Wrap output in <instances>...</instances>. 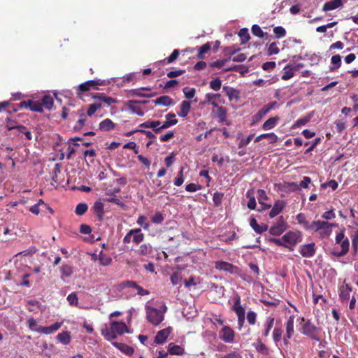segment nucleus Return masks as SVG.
<instances>
[{"label": "nucleus", "instance_id": "obj_46", "mask_svg": "<svg viewBox=\"0 0 358 358\" xmlns=\"http://www.w3.org/2000/svg\"><path fill=\"white\" fill-rule=\"evenodd\" d=\"M297 222L302 224L306 230H309L310 224L306 220V216L303 213H299L296 215Z\"/></svg>", "mask_w": 358, "mask_h": 358}, {"label": "nucleus", "instance_id": "obj_24", "mask_svg": "<svg viewBox=\"0 0 358 358\" xmlns=\"http://www.w3.org/2000/svg\"><path fill=\"white\" fill-rule=\"evenodd\" d=\"M275 318L273 317H268L266 318L265 322L263 324L262 337L266 338L268 336L271 329L273 328L274 324Z\"/></svg>", "mask_w": 358, "mask_h": 358}, {"label": "nucleus", "instance_id": "obj_15", "mask_svg": "<svg viewBox=\"0 0 358 358\" xmlns=\"http://www.w3.org/2000/svg\"><path fill=\"white\" fill-rule=\"evenodd\" d=\"M315 244L310 243L308 244L302 245L300 246L299 252L302 257L306 258H310L315 254Z\"/></svg>", "mask_w": 358, "mask_h": 358}, {"label": "nucleus", "instance_id": "obj_47", "mask_svg": "<svg viewBox=\"0 0 358 358\" xmlns=\"http://www.w3.org/2000/svg\"><path fill=\"white\" fill-rule=\"evenodd\" d=\"M331 64L334 65L331 67V70L338 69L341 65V57L339 55L332 56L331 59Z\"/></svg>", "mask_w": 358, "mask_h": 358}, {"label": "nucleus", "instance_id": "obj_55", "mask_svg": "<svg viewBox=\"0 0 358 358\" xmlns=\"http://www.w3.org/2000/svg\"><path fill=\"white\" fill-rule=\"evenodd\" d=\"M222 86V80L219 78H216L210 82V87L215 90L218 91Z\"/></svg>", "mask_w": 358, "mask_h": 358}, {"label": "nucleus", "instance_id": "obj_26", "mask_svg": "<svg viewBox=\"0 0 358 358\" xmlns=\"http://www.w3.org/2000/svg\"><path fill=\"white\" fill-rule=\"evenodd\" d=\"M104 205L101 201H96L92 207L94 213L98 217L99 220H103L104 215Z\"/></svg>", "mask_w": 358, "mask_h": 358}, {"label": "nucleus", "instance_id": "obj_12", "mask_svg": "<svg viewBox=\"0 0 358 358\" xmlns=\"http://www.w3.org/2000/svg\"><path fill=\"white\" fill-rule=\"evenodd\" d=\"M282 239L285 243L295 245L301 241V233L299 231H288L282 236Z\"/></svg>", "mask_w": 358, "mask_h": 358}, {"label": "nucleus", "instance_id": "obj_28", "mask_svg": "<svg viewBox=\"0 0 358 358\" xmlns=\"http://www.w3.org/2000/svg\"><path fill=\"white\" fill-rule=\"evenodd\" d=\"M180 55V51L178 49L173 50L172 53L163 60L158 61L156 64L157 66L163 65L165 63L171 64L175 62Z\"/></svg>", "mask_w": 358, "mask_h": 358}, {"label": "nucleus", "instance_id": "obj_39", "mask_svg": "<svg viewBox=\"0 0 358 358\" xmlns=\"http://www.w3.org/2000/svg\"><path fill=\"white\" fill-rule=\"evenodd\" d=\"M232 310L234 311L235 313L245 312V308L241 306V297L239 295H236L234 297V304L232 307Z\"/></svg>", "mask_w": 358, "mask_h": 358}, {"label": "nucleus", "instance_id": "obj_34", "mask_svg": "<svg viewBox=\"0 0 358 358\" xmlns=\"http://www.w3.org/2000/svg\"><path fill=\"white\" fill-rule=\"evenodd\" d=\"M139 256H147L152 252V247L150 244H141L139 248L135 251Z\"/></svg>", "mask_w": 358, "mask_h": 358}, {"label": "nucleus", "instance_id": "obj_14", "mask_svg": "<svg viewBox=\"0 0 358 358\" xmlns=\"http://www.w3.org/2000/svg\"><path fill=\"white\" fill-rule=\"evenodd\" d=\"M334 226V224L329 223L327 221L317 220V221L312 222V223L310 225L309 230H312L314 231H319L321 229H324V230H329L330 231L331 227Z\"/></svg>", "mask_w": 358, "mask_h": 358}, {"label": "nucleus", "instance_id": "obj_49", "mask_svg": "<svg viewBox=\"0 0 358 358\" xmlns=\"http://www.w3.org/2000/svg\"><path fill=\"white\" fill-rule=\"evenodd\" d=\"M140 90H141V89L132 90L131 91V93L133 96H138V97H148V98L153 97V96H156V94H157L155 92L150 93V94H144V93L141 92Z\"/></svg>", "mask_w": 358, "mask_h": 358}, {"label": "nucleus", "instance_id": "obj_23", "mask_svg": "<svg viewBox=\"0 0 358 358\" xmlns=\"http://www.w3.org/2000/svg\"><path fill=\"white\" fill-rule=\"evenodd\" d=\"M152 102L155 105L163 106H172L174 104L173 99L168 95L161 96L158 97L157 99L153 100Z\"/></svg>", "mask_w": 358, "mask_h": 358}, {"label": "nucleus", "instance_id": "obj_25", "mask_svg": "<svg viewBox=\"0 0 358 358\" xmlns=\"http://www.w3.org/2000/svg\"><path fill=\"white\" fill-rule=\"evenodd\" d=\"M342 0H331L326 2L322 6V10L324 12L335 10L342 6Z\"/></svg>", "mask_w": 358, "mask_h": 358}, {"label": "nucleus", "instance_id": "obj_58", "mask_svg": "<svg viewBox=\"0 0 358 358\" xmlns=\"http://www.w3.org/2000/svg\"><path fill=\"white\" fill-rule=\"evenodd\" d=\"M99 262L100 264L103 266H108L111 264L112 259L110 257H108L105 255H103V252L101 251L99 254Z\"/></svg>", "mask_w": 358, "mask_h": 358}, {"label": "nucleus", "instance_id": "obj_63", "mask_svg": "<svg viewBox=\"0 0 358 358\" xmlns=\"http://www.w3.org/2000/svg\"><path fill=\"white\" fill-rule=\"evenodd\" d=\"M217 108V117L220 119V122H224L226 120L227 117V110L225 108L220 106Z\"/></svg>", "mask_w": 358, "mask_h": 358}, {"label": "nucleus", "instance_id": "obj_18", "mask_svg": "<svg viewBox=\"0 0 358 358\" xmlns=\"http://www.w3.org/2000/svg\"><path fill=\"white\" fill-rule=\"evenodd\" d=\"M206 101L215 108L220 107L219 105L224 103L220 94L208 93L206 94Z\"/></svg>", "mask_w": 358, "mask_h": 358}, {"label": "nucleus", "instance_id": "obj_41", "mask_svg": "<svg viewBox=\"0 0 358 358\" xmlns=\"http://www.w3.org/2000/svg\"><path fill=\"white\" fill-rule=\"evenodd\" d=\"M336 131L338 134L343 133L346 129V120L343 119L336 120L334 122Z\"/></svg>", "mask_w": 358, "mask_h": 358}, {"label": "nucleus", "instance_id": "obj_64", "mask_svg": "<svg viewBox=\"0 0 358 358\" xmlns=\"http://www.w3.org/2000/svg\"><path fill=\"white\" fill-rule=\"evenodd\" d=\"M164 216L162 213L157 212L155 215L151 217V220L155 224H160L164 221Z\"/></svg>", "mask_w": 358, "mask_h": 358}, {"label": "nucleus", "instance_id": "obj_4", "mask_svg": "<svg viewBox=\"0 0 358 358\" xmlns=\"http://www.w3.org/2000/svg\"><path fill=\"white\" fill-rule=\"evenodd\" d=\"M145 308L147 320L154 326L159 325L164 320V313L166 310V306H164V309L163 311L148 306H147Z\"/></svg>", "mask_w": 358, "mask_h": 358}, {"label": "nucleus", "instance_id": "obj_3", "mask_svg": "<svg viewBox=\"0 0 358 358\" xmlns=\"http://www.w3.org/2000/svg\"><path fill=\"white\" fill-rule=\"evenodd\" d=\"M301 321L303 322L301 326V333L314 341H320L321 339L320 328L316 327L310 320L302 317Z\"/></svg>", "mask_w": 358, "mask_h": 358}, {"label": "nucleus", "instance_id": "obj_11", "mask_svg": "<svg viewBox=\"0 0 358 358\" xmlns=\"http://www.w3.org/2000/svg\"><path fill=\"white\" fill-rule=\"evenodd\" d=\"M215 267L217 270L227 271L231 274L237 273L239 270L237 266L224 261L216 262Z\"/></svg>", "mask_w": 358, "mask_h": 358}, {"label": "nucleus", "instance_id": "obj_48", "mask_svg": "<svg viewBox=\"0 0 358 358\" xmlns=\"http://www.w3.org/2000/svg\"><path fill=\"white\" fill-rule=\"evenodd\" d=\"M88 209V206L85 203H80L77 205L75 213L77 215H84Z\"/></svg>", "mask_w": 358, "mask_h": 358}, {"label": "nucleus", "instance_id": "obj_6", "mask_svg": "<svg viewBox=\"0 0 358 358\" xmlns=\"http://www.w3.org/2000/svg\"><path fill=\"white\" fill-rule=\"evenodd\" d=\"M144 238L145 236L140 228L132 229L124 237L123 243L129 244L132 241L136 244H138L144 240Z\"/></svg>", "mask_w": 358, "mask_h": 358}, {"label": "nucleus", "instance_id": "obj_56", "mask_svg": "<svg viewBox=\"0 0 358 358\" xmlns=\"http://www.w3.org/2000/svg\"><path fill=\"white\" fill-rule=\"evenodd\" d=\"M251 31L253 35L259 38H263L264 33L258 24H254L252 27Z\"/></svg>", "mask_w": 358, "mask_h": 358}, {"label": "nucleus", "instance_id": "obj_31", "mask_svg": "<svg viewBox=\"0 0 358 358\" xmlns=\"http://www.w3.org/2000/svg\"><path fill=\"white\" fill-rule=\"evenodd\" d=\"M191 103L188 101H183L180 106L178 115L182 117H186L190 110Z\"/></svg>", "mask_w": 358, "mask_h": 358}, {"label": "nucleus", "instance_id": "obj_54", "mask_svg": "<svg viewBox=\"0 0 358 358\" xmlns=\"http://www.w3.org/2000/svg\"><path fill=\"white\" fill-rule=\"evenodd\" d=\"M280 52V50L278 47L277 46V43L273 42L271 43L267 50V55L268 56L273 55H277Z\"/></svg>", "mask_w": 358, "mask_h": 358}, {"label": "nucleus", "instance_id": "obj_50", "mask_svg": "<svg viewBox=\"0 0 358 358\" xmlns=\"http://www.w3.org/2000/svg\"><path fill=\"white\" fill-rule=\"evenodd\" d=\"M18 123L16 120H12L9 117H7L6 119V128L9 130H13L16 129V128L18 127Z\"/></svg>", "mask_w": 358, "mask_h": 358}, {"label": "nucleus", "instance_id": "obj_36", "mask_svg": "<svg viewBox=\"0 0 358 358\" xmlns=\"http://www.w3.org/2000/svg\"><path fill=\"white\" fill-rule=\"evenodd\" d=\"M40 103L42 108L44 107L48 110H51L54 104V100L50 95H45Z\"/></svg>", "mask_w": 358, "mask_h": 358}, {"label": "nucleus", "instance_id": "obj_59", "mask_svg": "<svg viewBox=\"0 0 358 358\" xmlns=\"http://www.w3.org/2000/svg\"><path fill=\"white\" fill-rule=\"evenodd\" d=\"M67 301L71 306H78V298L76 292L69 294L67 296Z\"/></svg>", "mask_w": 358, "mask_h": 358}, {"label": "nucleus", "instance_id": "obj_9", "mask_svg": "<svg viewBox=\"0 0 358 358\" xmlns=\"http://www.w3.org/2000/svg\"><path fill=\"white\" fill-rule=\"evenodd\" d=\"M235 332L229 326H224L220 331V338L226 343H231L234 341Z\"/></svg>", "mask_w": 358, "mask_h": 358}, {"label": "nucleus", "instance_id": "obj_35", "mask_svg": "<svg viewBox=\"0 0 358 358\" xmlns=\"http://www.w3.org/2000/svg\"><path fill=\"white\" fill-rule=\"evenodd\" d=\"M79 119L76 122L73 129L75 131H80L85 124L87 117L83 110H79Z\"/></svg>", "mask_w": 358, "mask_h": 358}, {"label": "nucleus", "instance_id": "obj_42", "mask_svg": "<svg viewBox=\"0 0 358 358\" xmlns=\"http://www.w3.org/2000/svg\"><path fill=\"white\" fill-rule=\"evenodd\" d=\"M294 69L292 67H291V66L289 64H287L284 68V73L282 76V79L283 80H287L290 79L291 78H292L294 76Z\"/></svg>", "mask_w": 358, "mask_h": 358}, {"label": "nucleus", "instance_id": "obj_21", "mask_svg": "<svg viewBox=\"0 0 358 358\" xmlns=\"http://www.w3.org/2000/svg\"><path fill=\"white\" fill-rule=\"evenodd\" d=\"M223 91L228 96L229 101H238L240 99V92L229 86H224Z\"/></svg>", "mask_w": 358, "mask_h": 358}, {"label": "nucleus", "instance_id": "obj_29", "mask_svg": "<svg viewBox=\"0 0 358 358\" xmlns=\"http://www.w3.org/2000/svg\"><path fill=\"white\" fill-rule=\"evenodd\" d=\"M168 350L170 355H182L185 354V349L173 343H170L168 345Z\"/></svg>", "mask_w": 358, "mask_h": 358}, {"label": "nucleus", "instance_id": "obj_57", "mask_svg": "<svg viewBox=\"0 0 358 358\" xmlns=\"http://www.w3.org/2000/svg\"><path fill=\"white\" fill-rule=\"evenodd\" d=\"M223 197L224 193L222 192H216L214 193L213 201L215 206H219L221 204Z\"/></svg>", "mask_w": 358, "mask_h": 358}, {"label": "nucleus", "instance_id": "obj_2", "mask_svg": "<svg viewBox=\"0 0 358 358\" xmlns=\"http://www.w3.org/2000/svg\"><path fill=\"white\" fill-rule=\"evenodd\" d=\"M110 82L106 80L95 79L87 80L85 83L80 84L76 89V96L78 98L83 99V93L89 92L91 90H99V86H106L110 84Z\"/></svg>", "mask_w": 358, "mask_h": 358}, {"label": "nucleus", "instance_id": "obj_17", "mask_svg": "<svg viewBox=\"0 0 358 358\" xmlns=\"http://www.w3.org/2000/svg\"><path fill=\"white\" fill-rule=\"evenodd\" d=\"M172 331V327H169L167 328L163 329L160 331H159L155 337V343L156 344H163L164 343L169 336Z\"/></svg>", "mask_w": 358, "mask_h": 358}, {"label": "nucleus", "instance_id": "obj_27", "mask_svg": "<svg viewBox=\"0 0 358 358\" xmlns=\"http://www.w3.org/2000/svg\"><path fill=\"white\" fill-rule=\"evenodd\" d=\"M250 225L257 234H262L268 230V226L266 224H259L255 218L250 219Z\"/></svg>", "mask_w": 358, "mask_h": 358}, {"label": "nucleus", "instance_id": "obj_22", "mask_svg": "<svg viewBox=\"0 0 358 358\" xmlns=\"http://www.w3.org/2000/svg\"><path fill=\"white\" fill-rule=\"evenodd\" d=\"M255 350L260 354L268 355L270 354L269 348L262 342L261 338H258L253 344Z\"/></svg>", "mask_w": 358, "mask_h": 358}, {"label": "nucleus", "instance_id": "obj_60", "mask_svg": "<svg viewBox=\"0 0 358 358\" xmlns=\"http://www.w3.org/2000/svg\"><path fill=\"white\" fill-rule=\"evenodd\" d=\"M182 91L185 96L188 99H192L196 94V90L192 87H185L183 88Z\"/></svg>", "mask_w": 358, "mask_h": 358}, {"label": "nucleus", "instance_id": "obj_7", "mask_svg": "<svg viewBox=\"0 0 358 358\" xmlns=\"http://www.w3.org/2000/svg\"><path fill=\"white\" fill-rule=\"evenodd\" d=\"M311 182L310 178L308 176H304L303 180L300 182V184L298 185L297 183L294 182H285L283 183L275 184V186L278 188V189L283 190L286 188H292L293 189H299L301 188H308V185Z\"/></svg>", "mask_w": 358, "mask_h": 358}, {"label": "nucleus", "instance_id": "obj_5", "mask_svg": "<svg viewBox=\"0 0 358 358\" xmlns=\"http://www.w3.org/2000/svg\"><path fill=\"white\" fill-rule=\"evenodd\" d=\"M335 241L336 244L341 245V250L340 252H334V255L337 257L345 256L349 252L350 241L348 238L345 236L344 229L336 234Z\"/></svg>", "mask_w": 358, "mask_h": 358}, {"label": "nucleus", "instance_id": "obj_10", "mask_svg": "<svg viewBox=\"0 0 358 358\" xmlns=\"http://www.w3.org/2000/svg\"><path fill=\"white\" fill-rule=\"evenodd\" d=\"M275 104L276 101H273L264 105L262 108L252 117V124L259 122L275 106Z\"/></svg>", "mask_w": 358, "mask_h": 358}, {"label": "nucleus", "instance_id": "obj_19", "mask_svg": "<svg viewBox=\"0 0 358 358\" xmlns=\"http://www.w3.org/2000/svg\"><path fill=\"white\" fill-rule=\"evenodd\" d=\"M286 206V202L283 200H277L269 212V217L273 218L280 214Z\"/></svg>", "mask_w": 358, "mask_h": 358}, {"label": "nucleus", "instance_id": "obj_62", "mask_svg": "<svg viewBox=\"0 0 358 358\" xmlns=\"http://www.w3.org/2000/svg\"><path fill=\"white\" fill-rule=\"evenodd\" d=\"M310 118H311L310 115H308V116L300 118V119H299V120H297L296 121L294 127H299L303 126V125L306 124L308 122H310Z\"/></svg>", "mask_w": 358, "mask_h": 358}, {"label": "nucleus", "instance_id": "obj_1", "mask_svg": "<svg viewBox=\"0 0 358 358\" xmlns=\"http://www.w3.org/2000/svg\"><path fill=\"white\" fill-rule=\"evenodd\" d=\"M101 334L107 341L117 338V335H122L124 332L129 333V329L123 322L113 321L108 327L106 324L101 330Z\"/></svg>", "mask_w": 358, "mask_h": 358}, {"label": "nucleus", "instance_id": "obj_43", "mask_svg": "<svg viewBox=\"0 0 358 358\" xmlns=\"http://www.w3.org/2000/svg\"><path fill=\"white\" fill-rule=\"evenodd\" d=\"M57 339L63 344L67 345L71 341L70 333L68 331H62L57 335Z\"/></svg>", "mask_w": 358, "mask_h": 358}, {"label": "nucleus", "instance_id": "obj_45", "mask_svg": "<svg viewBox=\"0 0 358 358\" xmlns=\"http://www.w3.org/2000/svg\"><path fill=\"white\" fill-rule=\"evenodd\" d=\"M238 36L241 38L242 43H245L250 38V36L247 28L241 29L238 32Z\"/></svg>", "mask_w": 358, "mask_h": 358}, {"label": "nucleus", "instance_id": "obj_44", "mask_svg": "<svg viewBox=\"0 0 358 358\" xmlns=\"http://www.w3.org/2000/svg\"><path fill=\"white\" fill-rule=\"evenodd\" d=\"M136 224L143 227V229L145 230H148L150 228V223L148 222L147 217L143 215L138 217Z\"/></svg>", "mask_w": 358, "mask_h": 358}, {"label": "nucleus", "instance_id": "obj_40", "mask_svg": "<svg viewBox=\"0 0 358 358\" xmlns=\"http://www.w3.org/2000/svg\"><path fill=\"white\" fill-rule=\"evenodd\" d=\"M282 329L280 327H275L273 329V333H272V338L273 340V342L275 344H278L282 339Z\"/></svg>", "mask_w": 358, "mask_h": 358}, {"label": "nucleus", "instance_id": "obj_16", "mask_svg": "<svg viewBox=\"0 0 358 358\" xmlns=\"http://www.w3.org/2000/svg\"><path fill=\"white\" fill-rule=\"evenodd\" d=\"M149 102L148 100H129L126 102V106L127 108L134 114H136L139 116H143L144 115V112L139 107L135 106L134 103H141L146 104Z\"/></svg>", "mask_w": 358, "mask_h": 358}, {"label": "nucleus", "instance_id": "obj_20", "mask_svg": "<svg viewBox=\"0 0 358 358\" xmlns=\"http://www.w3.org/2000/svg\"><path fill=\"white\" fill-rule=\"evenodd\" d=\"M352 292V287L345 284L339 287V297L341 302L348 301L350 297V293Z\"/></svg>", "mask_w": 358, "mask_h": 358}, {"label": "nucleus", "instance_id": "obj_32", "mask_svg": "<svg viewBox=\"0 0 358 358\" xmlns=\"http://www.w3.org/2000/svg\"><path fill=\"white\" fill-rule=\"evenodd\" d=\"M113 345L127 355H131L134 352L133 348L124 343L114 342Z\"/></svg>", "mask_w": 358, "mask_h": 358}, {"label": "nucleus", "instance_id": "obj_13", "mask_svg": "<svg viewBox=\"0 0 358 358\" xmlns=\"http://www.w3.org/2000/svg\"><path fill=\"white\" fill-rule=\"evenodd\" d=\"M286 229V224L281 216L279 217L278 222L272 226L269 229V233L273 236L281 235Z\"/></svg>", "mask_w": 358, "mask_h": 358}, {"label": "nucleus", "instance_id": "obj_30", "mask_svg": "<svg viewBox=\"0 0 358 358\" xmlns=\"http://www.w3.org/2000/svg\"><path fill=\"white\" fill-rule=\"evenodd\" d=\"M99 129L103 131H108L115 128V123L108 118L101 121L99 125Z\"/></svg>", "mask_w": 358, "mask_h": 358}, {"label": "nucleus", "instance_id": "obj_8", "mask_svg": "<svg viewBox=\"0 0 358 358\" xmlns=\"http://www.w3.org/2000/svg\"><path fill=\"white\" fill-rule=\"evenodd\" d=\"M285 334L282 338L284 345H287L289 342V340L294 334V316H290L285 323Z\"/></svg>", "mask_w": 358, "mask_h": 358}, {"label": "nucleus", "instance_id": "obj_53", "mask_svg": "<svg viewBox=\"0 0 358 358\" xmlns=\"http://www.w3.org/2000/svg\"><path fill=\"white\" fill-rule=\"evenodd\" d=\"M273 33L277 38H281L286 36V30L281 26L273 28Z\"/></svg>", "mask_w": 358, "mask_h": 358}, {"label": "nucleus", "instance_id": "obj_38", "mask_svg": "<svg viewBox=\"0 0 358 358\" xmlns=\"http://www.w3.org/2000/svg\"><path fill=\"white\" fill-rule=\"evenodd\" d=\"M211 44L208 42L201 47L199 48V52L197 53V58L202 59L205 57V55L210 50Z\"/></svg>", "mask_w": 358, "mask_h": 358}, {"label": "nucleus", "instance_id": "obj_37", "mask_svg": "<svg viewBox=\"0 0 358 358\" xmlns=\"http://www.w3.org/2000/svg\"><path fill=\"white\" fill-rule=\"evenodd\" d=\"M267 137H270V143H275L278 141V137L275 134L266 133V134H260L258 136H257L256 138L255 139V143L259 142L262 139L266 138Z\"/></svg>", "mask_w": 358, "mask_h": 358}, {"label": "nucleus", "instance_id": "obj_33", "mask_svg": "<svg viewBox=\"0 0 358 358\" xmlns=\"http://www.w3.org/2000/svg\"><path fill=\"white\" fill-rule=\"evenodd\" d=\"M280 118L278 116L269 117L263 124L262 129L264 130H269L275 127Z\"/></svg>", "mask_w": 358, "mask_h": 358}, {"label": "nucleus", "instance_id": "obj_61", "mask_svg": "<svg viewBox=\"0 0 358 358\" xmlns=\"http://www.w3.org/2000/svg\"><path fill=\"white\" fill-rule=\"evenodd\" d=\"M60 270L62 275L66 277H70L73 273V267L68 264L63 265Z\"/></svg>", "mask_w": 358, "mask_h": 358}, {"label": "nucleus", "instance_id": "obj_51", "mask_svg": "<svg viewBox=\"0 0 358 358\" xmlns=\"http://www.w3.org/2000/svg\"><path fill=\"white\" fill-rule=\"evenodd\" d=\"M257 313L252 310H250L247 313V320L250 325H255L257 322Z\"/></svg>", "mask_w": 358, "mask_h": 358}, {"label": "nucleus", "instance_id": "obj_52", "mask_svg": "<svg viewBox=\"0 0 358 358\" xmlns=\"http://www.w3.org/2000/svg\"><path fill=\"white\" fill-rule=\"evenodd\" d=\"M101 108V103H94L90 104L87 110V115L92 116L97 110Z\"/></svg>", "mask_w": 358, "mask_h": 358}]
</instances>
